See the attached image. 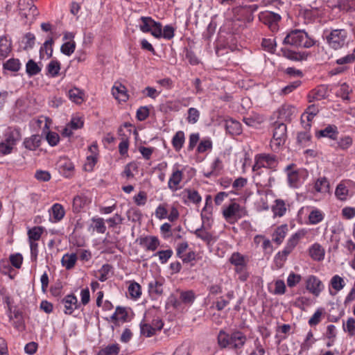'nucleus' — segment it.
I'll list each match as a JSON object with an SVG mask.
<instances>
[{"mask_svg": "<svg viewBox=\"0 0 355 355\" xmlns=\"http://www.w3.org/2000/svg\"><path fill=\"white\" fill-rule=\"evenodd\" d=\"M324 35L328 45L333 49H340L346 44L347 32L345 29L327 31Z\"/></svg>", "mask_w": 355, "mask_h": 355, "instance_id": "6", "label": "nucleus"}, {"mask_svg": "<svg viewBox=\"0 0 355 355\" xmlns=\"http://www.w3.org/2000/svg\"><path fill=\"white\" fill-rule=\"evenodd\" d=\"M26 73L32 76L37 75L41 71V68L37 65V64L33 61V60H30L28 61L26 65Z\"/></svg>", "mask_w": 355, "mask_h": 355, "instance_id": "56", "label": "nucleus"}, {"mask_svg": "<svg viewBox=\"0 0 355 355\" xmlns=\"http://www.w3.org/2000/svg\"><path fill=\"white\" fill-rule=\"evenodd\" d=\"M302 276L293 272L289 273L287 277V285L289 288H293L302 281Z\"/></svg>", "mask_w": 355, "mask_h": 355, "instance_id": "60", "label": "nucleus"}, {"mask_svg": "<svg viewBox=\"0 0 355 355\" xmlns=\"http://www.w3.org/2000/svg\"><path fill=\"white\" fill-rule=\"evenodd\" d=\"M286 137V125L283 123H276L273 131L270 146L273 150H278L285 143Z\"/></svg>", "mask_w": 355, "mask_h": 355, "instance_id": "11", "label": "nucleus"}, {"mask_svg": "<svg viewBox=\"0 0 355 355\" xmlns=\"http://www.w3.org/2000/svg\"><path fill=\"white\" fill-rule=\"evenodd\" d=\"M286 170L288 171V182L292 187H298L306 177V172L304 170H292L291 166H288Z\"/></svg>", "mask_w": 355, "mask_h": 355, "instance_id": "16", "label": "nucleus"}, {"mask_svg": "<svg viewBox=\"0 0 355 355\" xmlns=\"http://www.w3.org/2000/svg\"><path fill=\"white\" fill-rule=\"evenodd\" d=\"M194 234L205 243L209 244L213 241L212 234L204 228H198L194 232Z\"/></svg>", "mask_w": 355, "mask_h": 355, "instance_id": "51", "label": "nucleus"}, {"mask_svg": "<svg viewBox=\"0 0 355 355\" xmlns=\"http://www.w3.org/2000/svg\"><path fill=\"white\" fill-rule=\"evenodd\" d=\"M20 15L28 19H33L37 15V8L33 0H23L19 4Z\"/></svg>", "mask_w": 355, "mask_h": 355, "instance_id": "21", "label": "nucleus"}, {"mask_svg": "<svg viewBox=\"0 0 355 355\" xmlns=\"http://www.w3.org/2000/svg\"><path fill=\"white\" fill-rule=\"evenodd\" d=\"M141 245L147 250L155 251L159 245V240L157 236H148L141 239Z\"/></svg>", "mask_w": 355, "mask_h": 355, "instance_id": "34", "label": "nucleus"}, {"mask_svg": "<svg viewBox=\"0 0 355 355\" xmlns=\"http://www.w3.org/2000/svg\"><path fill=\"white\" fill-rule=\"evenodd\" d=\"M225 128L226 131L232 135H238L241 132V123L232 119H226L225 121Z\"/></svg>", "mask_w": 355, "mask_h": 355, "instance_id": "35", "label": "nucleus"}, {"mask_svg": "<svg viewBox=\"0 0 355 355\" xmlns=\"http://www.w3.org/2000/svg\"><path fill=\"white\" fill-rule=\"evenodd\" d=\"M128 313L126 310L122 307H117L111 316L112 321L115 322H124L126 321Z\"/></svg>", "mask_w": 355, "mask_h": 355, "instance_id": "48", "label": "nucleus"}, {"mask_svg": "<svg viewBox=\"0 0 355 355\" xmlns=\"http://www.w3.org/2000/svg\"><path fill=\"white\" fill-rule=\"evenodd\" d=\"M47 74L51 77H55L59 74L60 63L58 60H51L46 66Z\"/></svg>", "mask_w": 355, "mask_h": 355, "instance_id": "52", "label": "nucleus"}, {"mask_svg": "<svg viewBox=\"0 0 355 355\" xmlns=\"http://www.w3.org/2000/svg\"><path fill=\"white\" fill-rule=\"evenodd\" d=\"M139 27L143 33H150L155 37L161 35L162 24L155 21L150 17H141L139 19Z\"/></svg>", "mask_w": 355, "mask_h": 355, "instance_id": "10", "label": "nucleus"}, {"mask_svg": "<svg viewBox=\"0 0 355 355\" xmlns=\"http://www.w3.org/2000/svg\"><path fill=\"white\" fill-rule=\"evenodd\" d=\"M98 149L96 142L92 143L88 147L86 161L84 164V168L86 171H92L94 166L98 162Z\"/></svg>", "mask_w": 355, "mask_h": 355, "instance_id": "19", "label": "nucleus"}, {"mask_svg": "<svg viewBox=\"0 0 355 355\" xmlns=\"http://www.w3.org/2000/svg\"><path fill=\"white\" fill-rule=\"evenodd\" d=\"M91 202L89 198L85 195L80 194L75 196L73 200V210L74 212H79L85 206Z\"/></svg>", "mask_w": 355, "mask_h": 355, "instance_id": "33", "label": "nucleus"}, {"mask_svg": "<svg viewBox=\"0 0 355 355\" xmlns=\"http://www.w3.org/2000/svg\"><path fill=\"white\" fill-rule=\"evenodd\" d=\"M174 35L175 28L171 25H166L164 27L163 30L162 27L161 28V35L156 38L159 39L161 37H163L166 40H171L174 37Z\"/></svg>", "mask_w": 355, "mask_h": 355, "instance_id": "58", "label": "nucleus"}, {"mask_svg": "<svg viewBox=\"0 0 355 355\" xmlns=\"http://www.w3.org/2000/svg\"><path fill=\"white\" fill-rule=\"evenodd\" d=\"M78 260V257L76 254H64L61 259V263L63 267H64L67 270L72 269Z\"/></svg>", "mask_w": 355, "mask_h": 355, "instance_id": "39", "label": "nucleus"}, {"mask_svg": "<svg viewBox=\"0 0 355 355\" xmlns=\"http://www.w3.org/2000/svg\"><path fill=\"white\" fill-rule=\"evenodd\" d=\"M327 96V90L324 87H318L312 90L308 95L309 102L313 101H320L324 98Z\"/></svg>", "mask_w": 355, "mask_h": 355, "instance_id": "46", "label": "nucleus"}, {"mask_svg": "<svg viewBox=\"0 0 355 355\" xmlns=\"http://www.w3.org/2000/svg\"><path fill=\"white\" fill-rule=\"evenodd\" d=\"M222 168V161L219 158H216L211 164V171L205 173V176L207 178H210L211 176H217L220 174Z\"/></svg>", "mask_w": 355, "mask_h": 355, "instance_id": "45", "label": "nucleus"}, {"mask_svg": "<svg viewBox=\"0 0 355 355\" xmlns=\"http://www.w3.org/2000/svg\"><path fill=\"white\" fill-rule=\"evenodd\" d=\"M329 191V182L324 177L318 178L313 187V192L325 195Z\"/></svg>", "mask_w": 355, "mask_h": 355, "instance_id": "26", "label": "nucleus"}, {"mask_svg": "<svg viewBox=\"0 0 355 355\" xmlns=\"http://www.w3.org/2000/svg\"><path fill=\"white\" fill-rule=\"evenodd\" d=\"M75 49L76 42L74 41H67L64 42L61 46L60 51L63 54L70 56L74 52Z\"/></svg>", "mask_w": 355, "mask_h": 355, "instance_id": "57", "label": "nucleus"}, {"mask_svg": "<svg viewBox=\"0 0 355 355\" xmlns=\"http://www.w3.org/2000/svg\"><path fill=\"white\" fill-rule=\"evenodd\" d=\"M306 288L314 296L318 297L324 290V286L318 277L309 275L306 279Z\"/></svg>", "mask_w": 355, "mask_h": 355, "instance_id": "20", "label": "nucleus"}, {"mask_svg": "<svg viewBox=\"0 0 355 355\" xmlns=\"http://www.w3.org/2000/svg\"><path fill=\"white\" fill-rule=\"evenodd\" d=\"M51 220L54 223L60 221L65 215V211L62 205L54 204L49 210Z\"/></svg>", "mask_w": 355, "mask_h": 355, "instance_id": "30", "label": "nucleus"}, {"mask_svg": "<svg viewBox=\"0 0 355 355\" xmlns=\"http://www.w3.org/2000/svg\"><path fill=\"white\" fill-rule=\"evenodd\" d=\"M62 304L64 306V313L67 315L72 314L80 306L77 297L73 294L66 295L62 300Z\"/></svg>", "mask_w": 355, "mask_h": 355, "instance_id": "22", "label": "nucleus"}, {"mask_svg": "<svg viewBox=\"0 0 355 355\" xmlns=\"http://www.w3.org/2000/svg\"><path fill=\"white\" fill-rule=\"evenodd\" d=\"M200 118V112L195 107H190L188 110V116L187 121L189 123L195 124L196 123Z\"/></svg>", "mask_w": 355, "mask_h": 355, "instance_id": "59", "label": "nucleus"}, {"mask_svg": "<svg viewBox=\"0 0 355 355\" xmlns=\"http://www.w3.org/2000/svg\"><path fill=\"white\" fill-rule=\"evenodd\" d=\"M253 173L254 182L262 187H271L275 182V178L268 170H257V171H253Z\"/></svg>", "mask_w": 355, "mask_h": 355, "instance_id": "18", "label": "nucleus"}, {"mask_svg": "<svg viewBox=\"0 0 355 355\" xmlns=\"http://www.w3.org/2000/svg\"><path fill=\"white\" fill-rule=\"evenodd\" d=\"M354 182L349 180L340 181L336 187L335 196L340 201H347L352 196L350 189L353 187Z\"/></svg>", "mask_w": 355, "mask_h": 355, "instance_id": "14", "label": "nucleus"}, {"mask_svg": "<svg viewBox=\"0 0 355 355\" xmlns=\"http://www.w3.org/2000/svg\"><path fill=\"white\" fill-rule=\"evenodd\" d=\"M257 195L259 198L254 202L257 210L259 211L268 210L269 206L267 192L258 190Z\"/></svg>", "mask_w": 355, "mask_h": 355, "instance_id": "31", "label": "nucleus"}, {"mask_svg": "<svg viewBox=\"0 0 355 355\" xmlns=\"http://www.w3.org/2000/svg\"><path fill=\"white\" fill-rule=\"evenodd\" d=\"M288 232V227L286 224L278 226L272 234V241L277 245H280Z\"/></svg>", "mask_w": 355, "mask_h": 355, "instance_id": "32", "label": "nucleus"}, {"mask_svg": "<svg viewBox=\"0 0 355 355\" xmlns=\"http://www.w3.org/2000/svg\"><path fill=\"white\" fill-rule=\"evenodd\" d=\"M184 178V167L179 163H175L171 168V173L168 181V188L173 192L181 188V182Z\"/></svg>", "mask_w": 355, "mask_h": 355, "instance_id": "9", "label": "nucleus"}, {"mask_svg": "<svg viewBox=\"0 0 355 355\" xmlns=\"http://www.w3.org/2000/svg\"><path fill=\"white\" fill-rule=\"evenodd\" d=\"M112 94L119 102H126L129 98L127 88L119 82L114 83L112 86Z\"/></svg>", "mask_w": 355, "mask_h": 355, "instance_id": "23", "label": "nucleus"}, {"mask_svg": "<svg viewBox=\"0 0 355 355\" xmlns=\"http://www.w3.org/2000/svg\"><path fill=\"white\" fill-rule=\"evenodd\" d=\"M229 262L234 266V271L241 282H245L249 277L248 272V258L238 252H233L229 258Z\"/></svg>", "mask_w": 355, "mask_h": 355, "instance_id": "4", "label": "nucleus"}, {"mask_svg": "<svg viewBox=\"0 0 355 355\" xmlns=\"http://www.w3.org/2000/svg\"><path fill=\"white\" fill-rule=\"evenodd\" d=\"M85 93L78 87H73L69 90L68 97L73 103L81 104L84 101Z\"/></svg>", "mask_w": 355, "mask_h": 355, "instance_id": "37", "label": "nucleus"}, {"mask_svg": "<svg viewBox=\"0 0 355 355\" xmlns=\"http://www.w3.org/2000/svg\"><path fill=\"white\" fill-rule=\"evenodd\" d=\"M195 298V294L192 291H182L180 295V301L188 305L192 304Z\"/></svg>", "mask_w": 355, "mask_h": 355, "instance_id": "55", "label": "nucleus"}, {"mask_svg": "<svg viewBox=\"0 0 355 355\" xmlns=\"http://www.w3.org/2000/svg\"><path fill=\"white\" fill-rule=\"evenodd\" d=\"M346 285V282L342 277L338 275H334L329 282V286L338 293L343 290Z\"/></svg>", "mask_w": 355, "mask_h": 355, "instance_id": "41", "label": "nucleus"}, {"mask_svg": "<svg viewBox=\"0 0 355 355\" xmlns=\"http://www.w3.org/2000/svg\"><path fill=\"white\" fill-rule=\"evenodd\" d=\"M306 230L302 229L293 234L291 238L288 240L286 246L284 250L279 252L276 257L281 259V260H285L286 257L293 251L295 247L298 243V241L302 238L304 237L306 234Z\"/></svg>", "mask_w": 355, "mask_h": 355, "instance_id": "12", "label": "nucleus"}, {"mask_svg": "<svg viewBox=\"0 0 355 355\" xmlns=\"http://www.w3.org/2000/svg\"><path fill=\"white\" fill-rule=\"evenodd\" d=\"M128 293L131 299L137 300L141 295V287L139 284L135 281H129L128 282Z\"/></svg>", "mask_w": 355, "mask_h": 355, "instance_id": "36", "label": "nucleus"}, {"mask_svg": "<svg viewBox=\"0 0 355 355\" xmlns=\"http://www.w3.org/2000/svg\"><path fill=\"white\" fill-rule=\"evenodd\" d=\"M259 19L262 23L267 25L272 32H275L279 28V23L282 17L277 13L265 10L259 13Z\"/></svg>", "mask_w": 355, "mask_h": 355, "instance_id": "13", "label": "nucleus"}, {"mask_svg": "<svg viewBox=\"0 0 355 355\" xmlns=\"http://www.w3.org/2000/svg\"><path fill=\"white\" fill-rule=\"evenodd\" d=\"M172 255L173 251L170 249L159 251L154 254V256H158L161 263H166Z\"/></svg>", "mask_w": 355, "mask_h": 355, "instance_id": "64", "label": "nucleus"}, {"mask_svg": "<svg viewBox=\"0 0 355 355\" xmlns=\"http://www.w3.org/2000/svg\"><path fill=\"white\" fill-rule=\"evenodd\" d=\"M12 50V41L7 35L0 36V60L8 56Z\"/></svg>", "mask_w": 355, "mask_h": 355, "instance_id": "24", "label": "nucleus"}, {"mask_svg": "<svg viewBox=\"0 0 355 355\" xmlns=\"http://www.w3.org/2000/svg\"><path fill=\"white\" fill-rule=\"evenodd\" d=\"M180 197L182 202L186 205H189L190 204L198 205L202 201V197L200 193L194 189L191 188L184 189L180 193Z\"/></svg>", "mask_w": 355, "mask_h": 355, "instance_id": "17", "label": "nucleus"}, {"mask_svg": "<svg viewBox=\"0 0 355 355\" xmlns=\"http://www.w3.org/2000/svg\"><path fill=\"white\" fill-rule=\"evenodd\" d=\"M272 211L275 217L283 216L286 211V207L284 201L281 199H277L275 200L274 205L272 206Z\"/></svg>", "mask_w": 355, "mask_h": 355, "instance_id": "43", "label": "nucleus"}, {"mask_svg": "<svg viewBox=\"0 0 355 355\" xmlns=\"http://www.w3.org/2000/svg\"><path fill=\"white\" fill-rule=\"evenodd\" d=\"M338 135V130L336 125H329L324 129L316 132L315 136L318 138L327 137L331 139H336Z\"/></svg>", "mask_w": 355, "mask_h": 355, "instance_id": "27", "label": "nucleus"}, {"mask_svg": "<svg viewBox=\"0 0 355 355\" xmlns=\"http://www.w3.org/2000/svg\"><path fill=\"white\" fill-rule=\"evenodd\" d=\"M297 108L291 105H284L279 110V117L284 121H291L297 115Z\"/></svg>", "mask_w": 355, "mask_h": 355, "instance_id": "28", "label": "nucleus"}, {"mask_svg": "<svg viewBox=\"0 0 355 355\" xmlns=\"http://www.w3.org/2000/svg\"><path fill=\"white\" fill-rule=\"evenodd\" d=\"M343 329L349 336L355 337V318L349 317L343 322Z\"/></svg>", "mask_w": 355, "mask_h": 355, "instance_id": "49", "label": "nucleus"}, {"mask_svg": "<svg viewBox=\"0 0 355 355\" xmlns=\"http://www.w3.org/2000/svg\"><path fill=\"white\" fill-rule=\"evenodd\" d=\"M278 165L277 157L273 155L261 153L254 157V164L252 166V171H262V168L275 170Z\"/></svg>", "mask_w": 355, "mask_h": 355, "instance_id": "8", "label": "nucleus"}, {"mask_svg": "<svg viewBox=\"0 0 355 355\" xmlns=\"http://www.w3.org/2000/svg\"><path fill=\"white\" fill-rule=\"evenodd\" d=\"M40 144V139L38 135H32L31 137L25 139L24 141L25 148L31 150H35Z\"/></svg>", "mask_w": 355, "mask_h": 355, "instance_id": "50", "label": "nucleus"}, {"mask_svg": "<svg viewBox=\"0 0 355 355\" xmlns=\"http://www.w3.org/2000/svg\"><path fill=\"white\" fill-rule=\"evenodd\" d=\"M247 215L245 207L235 202H231L223 209V216L230 223H234Z\"/></svg>", "mask_w": 355, "mask_h": 355, "instance_id": "7", "label": "nucleus"}, {"mask_svg": "<svg viewBox=\"0 0 355 355\" xmlns=\"http://www.w3.org/2000/svg\"><path fill=\"white\" fill-rule=\"evenodd\" d=\"M243 121L247 125L257 128L265 121V118L259 114H252L244 117Z\"/></svg>", "mask_w": 355, "mask_h": 355, "instance_id": "40", "label": "nucleus"}, {"mask_svg": "<svg viewBox=\"0 0 355 355\" xmlns=\"http://www.w3.org/2000/svg\"><path fill=\"white\" fill-rule=\"evenodd\" d=\"M309 254L314 261H320L324 259L325 250L320 244L315 243L309 247Z\"/></svg>", "mask_w": 355, "mask_h": 355, "instance_id": "25", "label": "nucleus"}, {"mask_svg": "<svg viewBox=\"0 0 355 355\" xmlns=\"http://www.w3.org/2000/svg\"><path fill=\"white\" fill-rule=\"evenodd\" d=\"M53 40L52 37H50L48 40H46L42 46H41L40 49V53L41 56H44V53L47 55L48 58H50L52 55L53 53Z\"/></svg>", "mask_w": 355, "mask_h": 355, "instance_id": "54", "label": "nucleus"}, {"mask_svg": "<svg viewBox=\"0 0 355 355\" xmlns=\"http://www.w3.org/2000/svg\"><path fill=\"white\" fill-rule=\"evenodd\" d=\"M163 327V322L159 318H154L151 323L142 322L140 324L141 334L146 337H150L160 331Z\"/></svg>", "mask_w": 355, "mask_h": 355, "instance_id": "15", "label": "nucleus"}, {"mask_svg": "<svg viewBox=\"0 0 355 355\" xmlns=\"http://www.w3.org/2000/svg\"><path fill=\"white\" fill-rule=\"evenodd\" d=\"M92 220L94 223V230L99 234H104L106 231L104 219L102 218H93Z\"/></svg>", "mask_w": 355, "mask_h": 355, "instance_id": "62", "label": "nucleus"}, {"mask_svg": "<svg viewBox=\"0 0 355 355\" xmlns=\"http://www.w3.org/2000/svg\"><path fill=\"white\" fill-rule=\"evenodd\" d=\"M120 349V346L117 343L110 344L102 347L97 353V355H118Z\"/></svg>", "mask_w": 355, "mask_h": 355, "instance_id": "44", "label": "nucleus"}, {"mask_svg": "<svg viewBox=\"0 0 355 355\" xmlns=\"http://www.w3.org/2000/svg\"><path fill=\"white\" fill-rule=\"evenodd\" d=\"M324 213L313 206L302 207L298 211L297 216L301 223L315 225L321 223L324 218Z\"/></svg>", "mask_w": 355, "mask_h": 355, "instance_id": "3", "label": "nucleus"}, {"mask_svg": "<svg viewBox=\"0 0 355 355\" xmlns=\"http://www.w3.org/2000/svg\"><path fill=\"white\" fill-rule=\"evenodd\" d=\"M19 128L12 126L4 128L1 137V155H6L12 153L17 144L21 140Z\"/></svg>", "mask_w": 355, "mask_h": 355, "instance_id": "2", "label": "nucleus"}, {"mask_svg": "<svg viewBox=\"0 0 355 355\" xmlns=\"http://www.w3.org/2000/svg\"><path fill=\"white\" fill-rule=\"evenodd\" d=\"M218 344L220 348L241 349L247 341L246 336L240 331H234L231 334L220 330L218 335Z\"/></svg>", "mask_w": 355, "mask_h": 355, "instance_id": "1", "label": "nucleus"}, {"mask_svg": "<svg viewBox=\"0 0 355 355\" xmlns=\"http://www.w3.org/2000/svg\"><path fill=\"white\" fill-rule=\"evenodd\" d=\"M43 233V227L35 226L28 230V242H37Z\"/></svg>", "mask_w": 355, "mask_h": 355, "instance_id": "47", "label": "nucleus"}, {"mask_svg": "<svg viewBox=\"0 0 355 355\" xmlns=\"http://www.w3.org/2000/svg\"><path fill=\"white\" fill-rule=\"evenodd\" d=\"M58 167L65 177H69L74 169L73 164L67 158H61L58 162Z\"/></svg>", "mask_w": 355, "mask_h": 355, "instance_id": "29", "label": "nucleus"}, {"mask_svg": "<svg viewBox=\"0 0 355 355\" xmlns=\"http://www.w3.org/2000/svg\"><path fill=\"white\" fill-rule=\"evenodd\" d=\"M297 142L303 147L308 146L311 140V135L307 132H301L297 135Z\"/></svg>", "mask_w": 355, "mask_h": 355, "instance_id": "63", "label": "nucleus"}, {"mask_svg": "<svg viewBox=\"0 0 355 355\" xmlns=\"http://www.w3.org/2000/svg\"><path fill=\"white\" fill-rule=\"evenodd\" d=\"M213 147L212 141L210 138H204L202 139L198 147H197V152L198 153H204L207 151L211 150Z\"/></svg>", "mask_w": 355, "mask_h": 355, "instance_id": "53", "label": "nucleus"}, {"mask_svg": "<svg viewBox=\"0 0 355 355\" xmlns=\"http://www.w3.org/2000/svg\"><path fill=\"white\" fill-rule=\"evenodd\" d=\"M185 141V135L183 131H178L175 135L172 138V146L174 148L175 150L178 152L180 151L184 144Z\"/></svg>", "mask_w": 355, "mask_h": 355, "instance_id": "42", "label": "nucleus"}, {"mask_svg": "<svg viewBox=\"0 0 355 355\" xmlns=\"http://www.w3.org/2000/svg\"><path fill=\"white\" fill-rule=\"evenodd\" d=\"M284 43L295 46L309 48L314 44L307 33L302 31L295 29L291 31L284 38Z\"/></svg>", "mask_w": 355, "mask_h": 355, "instance_id": "5", "label": "nucleus"}, {"mask_svg": "<svg viewBox=\"0 0 355 355\" xmlns=\"http://www.w3.org/2000/svg\"><path fill=\"white\" fill-rule=\"evenodd\" d=\"M3 67L11 71H17L20 68V62L17 59H9L3 64Z\"/></svg>", "mask_w": 355, "mask_h": 355, "instance_id": "61", "label": "nucleus"}, {"mask_svg": "<svg viewBox=\"0 0 355 355\" xmlns=\"http://www.w3.org/2000/svg\"><path fill=\"white\" fill-rule=\"evenodd\" d=\"M257 6L252 5L249 7L241 8L239 10L241 15L243 16V18H239V19L243 20L245 22H251L254 19L253 12L256 11Z\"/></svg>", "mask_w": 355, "mask_h": 355, "instance_id": "38", "label": "nucleus"}]
</instances>
